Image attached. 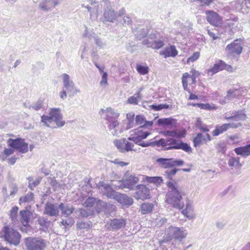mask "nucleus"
Wrapping results in <instances>:
<instances>
[{"label":"nucleus","mask_w":250,"mask_h":250,"mask_svg":"<svg viewBox=\"0 0 250 250\" xmlns=\"http://www.w3.org/2000/svg\"><path fill=\"white\" fill-rule=\"evenodd\" d=\"M172 119L170 118L159 119L157 121V123L159 125H168L172 124Z\"/></svg>","instance_id":"48"},{"label":"nucleus","mask_w":250,"mask_h":250,"mask_svg":"<svg viewBox=\"0 0 250 250\" xmlns=\"http://www.w3.org/2000/svg\"><path fill=\"white\" fill-rule=\"evenodd\" d=\"M225 63L222 60H219L213 65V66L208 69V75H213V74L217 73L219 71L223 70L226 67Z\"/></svg>","instance_id":"22"},{"label":"nucleus","mask_w":250,"mask_h":250,"mask_svg":"<svg viewBox=\"0 0 250 250\" xmlns=\"http://www.w3.org/2000/svg\"><path fill=\"white\" fill-rule=\"evenodd\" d=\"M99 189L103 194L106 195L108 198L114 199L115 200L119 193L114 190L108 184L104 183H102L99 184Z\"/></svg>","instance_id":"12"},{"label":"nucleus","mask_w":250,"mask_h":250,"mask_svg":"<svg viewBox=\"0 0 250 250\" xmlns=\"http://www.w3.org/2000/svg\"><path fill=\"white\" fill-rule=\"evenodd\" d=\"M144 181L147 183H153L158 186L161 185L163 183V179L161 177L156 176V177H149L145 176L144 179Z\"/></svg>","instance_id":"32"},{"label":"nucleus","mask_w":250,"mask_h":250,"mask_svg":"<svg viewBox=\"0 0 250 250\" xmlns=\"http://www.w3.org/2000/svg\"><path fill=\"white\" fill-rule=\"evenodd\" d=\"M124 178L135 185L139 182L138 178L134 175H131L129 171H127L125 173Z\"/></svg>","instance_id":"37"},{"label":"nucleus","mask_w":250,"mask_h":250,"mask_svg":"<svg viewBox=\"0 0 250 250\" xmlns=\"http://www.w3.org/2000/svg\"><path fill=\"white\" fill-rule=\"evenodd\" d=\"M232 114L234 115L235 121H244L247 118V115L244 113L243 110L235 111L232 113Z\"/></svg>","instance_id":"36"},{"label":"nucleus","mask_w":250,"mask_h":250,"mask_svg":"<svg viewBox=\"0 0 250 250\" xmlns=\"http://www.w3.org/2000/svg\"><path fill=\"white\" fill-rule=\"evenodd\" d=\"M175 148H177V149H182L183 150L188 153L192 152V149L191 147L188 144L184 143L181 140L179 143L178 146L176 147Z\"/></svg>","instance_id":"39"},{"label":"nucleus","mask_w":250,"mask_h":250,"mask_svg":"<svg viewBox=\"0 0 250 250\" xmlns=\"http://www.w3.org/2000/svg\"><path fill=\"white\" fill-rule=\"evenodd\" d=\"M240 7V12L244 15L250 14V0H244L238 3Z\"/></svg>","instance_id":"28"},{"label":"nucleus","mask_w":250,"mask_h":250,"mask_svg":"<svg viewBox=\"0 0 250 250\" xmlns=\"http://www.w3.org/2000/svg\"><path fill=\"white\" fill-rule=\"evenodd\" d=\"M101 111L105 114V120L108 121L117 119L119 116V114L111 107H108L105 110L102 109Z\"/></svg>","instance_id":"24"},{"label":"nucleus","mask_w":250,"mask_h":250,"mask_svg":"<svg viewBox=\"0 0 250 250\" xmlns=\"http://www.w3.org/2000/svg\"><path fill=\"white\" fill-rule=\"evenodd\" d=\"M62 79L63 89L67 92L69 97L73 96L74 95L80 93V90L75 86L74 83L71 80L68 74H63L62 75Z\"/></svg>","instance_id":"5"},{"label":"nucleus","mask_w":250,"mask_h":250,"mask_svg":"<svg viewBox=\"0 0 250 250\" xmlns=\"http://www.w3.org/2000/svg\"><path fill=\"white\" fill-rule=\"evenodd\" d=\"M180 141L173 138L161 139L158 141V147L162 146L165 150L177 149V148L175 147L178 146Z\"/></svg>","instance_id":"10"},{"label":"nucleus","mask_w":250,"mask_h":250,"mask_svg":"<svg viewBox=\"0 0 250 250\" xmlns=\"http://www.w3.org/2000/svg\"><path fill=\"white\" fill-rule=\"evenodd\" d=\"M153 207L154 205L152 203H144L142 204L141 206V213L145 214L151 212Z\"/></svg>","instance_id":"34"},{"label":"nucleus","mask_w":250,"mask_h":250,"mask_svg":"<svg viewBox=\"0 0 250 250\" xmlns=\"http://www.w3.org/2000/svg\"><path fill=\"white\" fill-rule=\"evenodd\" d=\"M34 197V194L33 193L30 192L26 194L25 196H21L19 202L20 203H28L30 202L33 199Z\"/></svg>","instance_id":"41"},{"label":"nucleus","mask_w":250,"mask_h":250,"mask_svg":"<svg viewBox=\"0 0 250 250\" xmlns=\"http://www.w3.org/2000/svg\"><path fill=\"white\" fill-rule=\"evenodd\" d=\"M211 137L208 133L203 135L202 133H199L193 139V144L195 147L201 146L204 142L210 141Z\"/></svg>","instance_id":"19"},{"label":"nucleus","mask_w":250,"mask_h":250,"mask_svg":"<svg viewBox=\"0 0 250 250\" xmlns=\"http://www.w3.org/2000/svg\"><path fill=\"white\" fill-rule=\"evenodd\" d=\"M63 116L60 108H51L49 116L43 115L41 116V122L47 127L55 128L63 126L65 122L62 120Z\"/></svg>","instance_id":"2"},{"label":"nucleus","mask_w":250,"mask_h":250,"mask_svg":"<svg viewBox=\"0 0 250 250\" xmlns=\"http://www.w3.org/2000/svg\"><path fill=\"white\" fill-rule=\"evenodd\" d=\"M42 107V102L40 101H38L37 103L30 105L29 109H33L35 110H39Z\"/></svg>","instance_id":"57"},{"label":"nucleus","mask_w":250,"mask_h":250,"mask_svg":"<svg viewBox=\"0 0 250 250\" xmlns=\"http://www.w3.org/2000/svg\"><path fill=\"white\" fill-rule=\"evenodd\" d=\"M134 197L137 200L150 198L149 189L144 185H138Z\"/></svg>","instance_id":"11"},{"label":"nucleus","mask_w":250,"mask_h":250,"mask_svg":"<svg viewBox=\"0 0 250 250\" xmlns=\"http://www.w3.org/2000/svg\"><path fill=\"white\" fill-rule=\"evenodd\" d=\"M116 198V200L123 205L130 206L133 203V199L125 194L119 193Z\"/></svg>","instance_id":"23"},{"label":"nucleus","mask_w":250,"mask_h":250,"mask_svg":"<svg viewBox=\"0 0 250 250\" xmlns=\"http://www.w3.org/2000/svg\"><path fill=\"white\" fill-rule=\"evenodd\" d=\"M77 227L80 229H88L92 226V222L90 221L85 222L82 221L77 222Z\"/></svg>","instance_id":"40"},{"label":"nucleus","mask_w":250,"mask_h":250,"mask_svg":"<svg viewBox=\"0 0 250 250\" xmlns=\"http://www.w3.org/2000/svg\"><path fill=\"white\" fill-rule=\"evenodd\" d=\"M60 204H54L47 202L45 205L44 214L51 217H57L59 215Z\"/></svg>","instance_id":"15"},{"label":"nucleus","mask_w":250,"mask_h":250,"mask_svg":"<svg viewBox=\"0 0 250 250\" xmlns=\"http://www.w3.org/2000/svg\"><path fill=\"white\" fill-rule=\"evenodd\" d=\"M42 178H38L35 181H32V179H29L28 187L32 190L37 187L41 182Z\"/></svg>","instance_id":"52"},{"label":"nucleus","mask_w":250,"mask_h":250,"mask_svg":"<svg viewBox=\"0 0 250 250\" xmlns=\"http://www.w3.org/2000/svg\"><path fill=\"white\" fill-rule=\"evenodd\" d=\"M111 162L115 165H119V166H120L121 167H123L124 166H126L128 165V164H129L128 163L120 161L118 159H116L113 161H111Z\"/></svg>","instance_id":"63"},{"label":"nucleus","mask_w":250,"mask_h":250,"mask_svg":"<svg viewBox=\"0 0 250 250\" xmlns=\"http://www.w3.org/2000/svg\"><path fill=\"white\" fill-rule=\"evenodd\" d=\"M207 21L212 25L215 26H221L222 19L221 17H206Z\"/></svg>","instance_id":"33"},{"label":"nucleus","mask_w":250,"mask_h":250,"mask_svg":"<svg viewBox=\"0 0 250 250\" xmlns=\"http://www.w3.org/2000/svg\"><path fill=\"white\" fill-rule=\"evenodd\" d=\"M187 233L185 230L179 228L171 226L166 230V233L163 239L159 242L160 244L168 242L173 238L179 241H182L187 236Z\"/></svg>","instance_id":"3"},{"label":"nucleus","mask_w":250,"mask_h":250,"mask_svg":"<svg viewBox=\"0 0 250 250\" xmlns=\"http://www.w3.org/2000/svg\"><path fill=\"white\" fill-rule=\"evenodd\" d=\"M96 202V199L93 197H88L84 203L83 206L85 207H92L94 206Z\"/></svg>","instance_id":"51"},{"label":"nucleus","mask_w":250,"mask_h":250,"mask_svg":"<svg viewBox=\"0 0 250 250\" xmlns=\"http://www.w3.org/2000/svg\"><path fill=\"white\" fill-rule=\"evenodd\" d=\"M18 209V208L16 206H15L11 210L10 217L13 221L16 219Z\"/></svg>","instance_id":"58"},{"label":"nucleus","mask_w":250,"mask_h":250,"mask_svg":"<svg viewBox=\"0 0 250 250\" xmlns=\"http://www.w3.org/2000/svg\"><path fill=\"white\" fill-rule=\"evenodd\" d=\"M85 7L87 9V11L89 13L90 16H98L99 15V4L94 5V6H85Z\"/></svg>","instance_id":"44"},{"label":"nucleus","mask_w":250,"mask_h":250,"mask_svg":"<svg viewBox=\"0 0 250 250\" xmlns=\"http://www.w3.org/2000/svg\"><path fill=\"white\" fill-rule=\"evenodd\" d=\"M83 36L88 38L89 40L93 39L96 44L100 48L104 47L105 45L94 32L92 31H89L87 27L85 28Z\"/></svg>","instance_id":"18"},{"label":"nucleus","mask_w":250,"mask_h":250,"mask_svg":"<svg viewBox=\"0 0 250 250\" xmlns=\"http://www.w3.org/2000/svg\"><path fill=\"white\" fill-rule=\"evenodd\" d=\"M226 149V146L225 144L221 143L217 145V150L218 152L223 154L225 152Z\"/></svg>","instance_id":"62"},{"label":"nucleus","mask_w":250,"mask_h":250,"mask_svg":"<svg viewBox=\"0 0 250 250\" xmlns=\"http://www.w3.org/2000/svg\"><path fill=\"white\" fill-rule=\"evenodd\" d=\"M242 125L241 123L225 124L222 125H217L212 132L214 136H217L220 134L223 133L229 128H236Z\"/></svg>","instance_id":"14"},{"label":"nucleus","mask_w":250,"mask_h":250,"mask_svg":"<svg viewBox=\"0 0 250 250\" xmlns=\"http://www.w3.org/2000/svg\"><path fill=\"white\" fill-rule=\"evenodd\" d=\"M21 222L24 226H27L30 219L31 212L29 210H22L20 211Z\"/></svg>","instance_id":"30"},{"label":"nucleus","mask_w":250,"mask_h":250,"mask_svg":"<svg viewBox=\"0 0 250 250\" xmlns=\"http://www.w3.org/2000/svg\"><path fill=\"white\" fill-rule=\"evenodd\" d=\"M163 134L165 136H169L173 137H179V135L175 131H164Z\"/></svg>","instance_id":"60"},{"label":"nucleus","mask_w":250,"mask_h":250,"mask_svg":"<svg viewBox=\"0 0 250 250\" xmlns=\"http://www.w3.org/2000/svg\"><path fill=\"white\" fill-rule=\"evenodd\" d=\"M61 210L62 216L68 217L74 210V208L69 204L61 203L60 204L59 210Z\"/></svg>","instance_id":"25"},{"label":"nucleus","mask_w":250,"mask_h":250,"mask_svg":"<svg viewBox=\"0 0 250 250\" xmlns=\"http://www.w3.org/2000/svg\"><path fill=\"white\" fill-rule=\"evenodd\" d=\"M114 144L121 153H125L132 150L134 151L132 148L134 146L133 144L128 142L125 138L116 140L114 141Z\"/></svg>","instance_id":"8"},{"label":"nucleus","mask_w":250,"mask_h":250,"mask_svg":"<svg viewBox=\"0 0 250 250\" xmlns=\"http://www.w3.org/2000/svg\"><path fill=\"white\" fill-rule=\"evenodd\" d=\"M108 127L113 135L117 136L122 132V130L119 127V123L117 119L110 120L108 121Z\"/></svg>","instance_id":"20"},{"label":"nucleus","mask_w":250,"mask_h":250,"mask_svg":"<svg viewBox=\"0 0 250 250\" xmlns=\"http://www.w3.org/2000/svg\"><path fill=\"white\" fill-rule=\"evenodd\" d=\"M139 146L142 147H148L149 146H157L158 147V141H155L151 142H145L144 141H141Z\"/></svg>","instance_id":"53"},{"label":"nucleus","mask_w":250,"mask_h":250,"mask_svg":"<svg viewBox=\"0 0 250 250\" xmlns=\"http://www.w3.org/2000/svg\"><path fill=\"white\" fill-rule=\"evenodd\" d=\"M5 240L10 244L18 245L20 243L21 235L19 232L9 227L4 228Z\"/></svg>","instance_id":"6"},{"label":"nucleus","mask_w":250,"mask_h":250,"mask_svg":"<svg viewBox=\"0 0 250 250\" xmlns=\"http://www.w3.org/2000/svg\"><path fill=\"white\" fill-rule=\"evenodd\" d=\"M38 222L41 226L46 229H47L50 224V222L48 221L47 218L44 217H40L38 219Z\"/></svg>","instance_id":"47"},{"label":"nucleus","mask_w":250,"mask_h":250,"mask_svg":"<svg viewBox=\"0 0 250 250\" xmlns=\"http://www.w3.org/2000/svg\"><path fill=\"white\" fill-rule=\"evenodd\" d=\"M148 29L147 28H142L140 27L137 28L136 29H133V32L136 38L141 40L142 39L144 38L148 33Z\"/></svg>","instance_id":"29"},{"label":"nucleus","mask_w":250,"mask_h":250,"mask_svg":"<svg viewBox=\"0 0 250 250\" xmlns=\"http://www.w3.org/2000/svg\"><path fill=\"white\" fill-rule=\"evenodd\" d=\"M102 1L106 5V8L104 11V16H115L114 11L108 6L110 4L109 0H102Z\"/></svg>","instance_id":"38"},{"label":"nucleus","mask_w":250,"mask_h":250,"mask_svg":"<svg viewBox=\"0 0 250 250\" xmlns=\"http://www.w3.org/2000/svg\"><path fill=\"white\" fill-rule=\"evenodd\" d=\"M168 191L167 194V201L173 208L181 209L184 207L182 201V194L176 181H169L167 183Z\"/></svg>","instance_id":"1"},{"label":"nucleus","mask_w":250,"mask_h":250,"mask_svg":"<svg viewBox=\"0 0 250 250\" xmlns=\"http://www.w3.org/2000/svg\"><path fill=\"white\" fill-rule=\"evenodd\" d=\"M74 224V221L71 218H68L67 220H62L60 223V226H63L64 229H66L67 227H70Z\"/></svg>","instance_id":"49"},{"label":"nucleus","mask_w":250,"mask_h":250,"mask_svg":"<svg viewBox=\"0 0 250 250\" xmlns=\"http://www.w3.org/2000/svg\"><path fill=\"white\" fill-rule=\"evenodd\" d=\"M7 143L11 147L18 149L20 152L26 153L28 150V144L25 143L23 140L21 139H17L13 140L9 139Z\"/></svg>","instance_id":"9"},{"label":"nucleus","mask_w":250,"mask_h":250,"mask_svg":"<svg viewBox=\"0 0 250 250\" xmlns=\"http://www.w3.org/2000/svg\"><path fill=\"white\" fill-rule=\"evenodd\" d=\"M234 151L237 155L247 157L250 155V144L244 146L235 148Z\"/></svg>","instance_id":"27"},{"label":"nucleus","mask_w":250,"mask_h":250,"mask_svg":"<svg viewBox=\"0 0 250 250\" xmlns=\"http://www.w3.org/2000/svg\"><path fill=\"white\" fill-rule=\"evenodd\" d=\"M180 170V169L173 168L172 169L169 170L167 169L165 171L166 176L169 179L171 180L170 181H172V178L175 176L178 170ZM175 181L174 180H173Z\"/></svg>","instance_id":"45"},{"label":"nucleus","mask_w":250,"mask_h":250,"mask_svg":"<svg viewBox=\"0 0 250 250\" xmlns=\"http://www.w3.org/2000/svg\"><path fill=\"white\" fill-rule=\"evenodd\" d=\"M152 107L153 109L158 111L162 109H167L168 108L169 106L166 104H161L158 105H152Z\"/></svg>","instance_id":"61"},{"label":"nucleus","mask_w":250,"mask_h":250,"mask_svg":"<svg viewBox=\"0 0 250 250\" xmlns=\"http://www.w3.org/2000/svg\"><path fill=\"white\" fill-rule=\"evenodd\" d=\"M24 242L27 250H45L48 245V241L40 236L26 237Z\"/></svg>","instance_id":"4"},{"label":"nucleus","mask_w":250,"mask_h":250,"mask_svg":"<svg viewBox=\"0 0 250 250\" xmlns=\"http://www.w3.org/2000/svg\"><path fill=\"white\" fill-rule=\"evenodd\" d=\"M196 126L203 132L206 133L209 131V129L208 128L207 125L203 124L199 118L197 119Z\"/></svg>","instance_id":"42"},{"label":"nucleus","mask_w":250,"mask_h":250,"mask_svg":"<svg viewBox=\"0 0 250 250\" xmlns=\"http://www.w3.org/2000/svg\"><path fill=\"white\" fill-rule=\"evenodd\" d=\"M156 162L159 163L161 166L163 168H168L167 159L161 158H158L157 159Z\"/></svg>","instance_id":"56"},{"label":"nucleus","mask_w":250,"mask_h":250,"mask_svg":"<svg viewBox=\"0 0 250 250\" xmlns=\"http://www.w3.org/2000/svg\"><path fill=\"white\" fill-rule=\"evenodd\" d=\"M77 213H79L80 215L82 217H87L89 215V213L84 209L81 208L76 210Z\"/></svg>","instance_id":"64"},{"label":"nucleus","mask_w":250,"mask_h":250,"mask_svg":"<svg viewBox=\"0 0 250 250\" xmlns=\"http://www.w3.org/2000/svg\"><path fill=\"white\" fill-rule=\"evenodd\" d=\"M153 35H154L153 42L150 43L146 41H143L142 44L147 45L148 47L155 49H159L162 48L165 44L164 39L162 37L158 39L156 34H153Z\"/></svg>","instance_id":"16"},{"label":"nucleus","mask_w":250,"mask_h":250,"mask_svg":"<svg viewBox=\"0 0 250 250\" xmlns=\"http://www.w3.org/2000/svg\"><path fill=\"white\" fill-rule=\"evenodd\" d=\"M145 119L142 115H137L135 118V124L137 125L140 126L141 128H142L143 124L144 123Z\"/></svg>","instance_id":"55"},{"label":"nucleus","mask_w":250,"mask_h":250,"mask_svg":"<svg viewBox=\"0 0 250 250\" xmlns=\"http://www.w3.org/2000/svg\"><path fill=\"white\" fill-rule=\"evenodd\" d=\"M161 54L164 55L165 58L169 57H175L177 55L178 51L174 45H170L163 50Z\"/></svg>","instance_id":"26"},{"label":"nucleus","mask_w":250,"mask_h":250,"mask_svg":"<svg viewBox=\"0 0 250 250\" xmlns=\"http://www.w3.org/2000/svg\"><path fill=\"white\" fill-rule=\"evenodd\" d=\"M228 165L230 167H241L242 164L240 162V158L238 157H231L228 160Z\"/></svg>","instance_id":"35"},{"label":"nucleus","mask_w":250,"mask_h":250,"mask_svg":"<svg viewBox=\"0 0 250 250\" xmlns=\"http://www.w3.org/2000/svg\"><path fill=\"white\" fill-rule=\"evenodd\" d=\"M243 45V42L241 39H236L233 42L228 44L226 46L225 50L231 55H239L242 53Z\"/></svg>","instance_id":"7"},{"label":"nucleus","mask_w":250,"mask_h":250,"mask_svg":"<svg viewBox=\"0 0 250 250\" xmlns=\"http://www.w3.org/2000/svg\"><path fill=\"white\" fill-rule=\"evenodd\" d=\"M59 3V0H42L39 5V9L43 11L51 10Z\"/></svg>","instance_id":"17"},{"label":"nucleus","mask_w":250,"mask_h":250,"mask_svg":"<svg viewBox=\"0 0 250 250\" xmlns=\"http://www.w3.org/2000/svg\"><path fill=\"white\" fill-rule=\"evenodd\" d=\"M136 69L139 73L143 75L147 74L148 72V67L147 66L140 64L137 65Z\"/></svg>","instance_id":"46"},{"label":"nucleus","mask_w":250,"mask_h":250,"mask_svg":"<svg viewBox=\"0 0 250 250\" xmlns=\"http://www.w3.org/2000/svg\"><path fill=\"white\" fill-rule=\"evenodd\" d=\"M193 106L197 105L201 109H206V110H211L214 109L215 108L211 106L210 104H192Z\"/></svg>","instance_id":"54"},{"label":"nucleus","mask_w":250,"mask_h":250,"mask_svg":"<svg viewBox=\"0 0 250 250\" xmlns=\"http://www.w3.org/2000/svg\"><path fill=\"white\" fill-rule=\"evenodd\" d=\"M134 114L133 112H130L126 114V119L128 120L127 125V129H129L133 127Z\"/></svg>","instance_id":"43"},{"label":"nucleus","mask_w":250,"mask_h":250,"mask_svg":"<svg viewBox=\"0 0 250 250\" xmlns=\"http://www.w3.org/2000/svg\"><path fill=\"white\" fill-rule=\"evenodd\" d=\"M125 224V220L124 219H114L108 221L105 226L108 230H117L124 228Z\"/></svg>","instance_id":"13"},{"label":"nucleus","mask_w":250,"mask_h":250,"mask_svg":"<svg viewBox=\"0 0 250 250\" xmlns=\"http://www.w3.org/2000/svg\"><path fill=\"white\" fill-rule=\"evenodd\" d=\"M236 89H229L227 92V95L221 100H220V103L222 104H225L229 102L233 98L236 96L235 93Z\"/></svg>","instance_id":"31"},{"label":"nucleus","mask_w":250,"mask_h":250,"mask_svg":"<svg viewBox=\"0 0 250 250\" xmlns=\"http://www.w3.org/2000/svg\"><path fill=\"white\" fill-rule=\"evenodd\" d=\"M181 212L184 216L189 219H192L195 217L193 207L190 201H187L186 208L183 209Z\"/></svg>","instance_id":"21"},{"label":"nucleus","mask_w":250,"mask_h":250,"mask_svg":"<svg viewBox=\"0 0 250 250\" xmlns=\"http://www.w3.org/2000/svg\"><path fill=\"white\" fill-rule=\"evenodd\" d=\"M200 56V53L198 52H196L193 54V55L189 57L188 59L187 62H193L197 60Z\"/></svg>","instance_id":"59"},{"label":"nucleus","mask_w":250,"mask_h":250,"mask_svg":"<svg viewBox=\"0 0 250 250\" xmlns=\"http://www.w3.org/2000/svg\"><path fill=\"white\" fill-rule=\"evenodd\" d=\"M236 19V18H235L233 20L228 19L225 22H222L223 26H222L224 27H226L228 26L230 28H233L234 26L235 25V22L236 21V20H235Z\"/></svg>","instance_id":"50"}]
</instances>
